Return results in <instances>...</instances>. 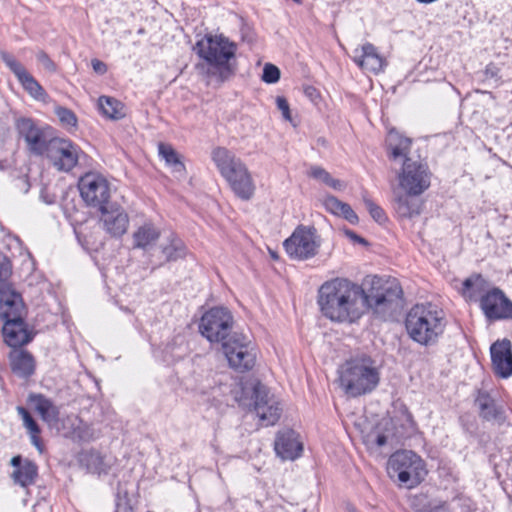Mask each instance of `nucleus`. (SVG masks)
<instances>
[{
  "label": "nucleus",
  "instance_id": "19",
  "mask_svg": "<svg viewBox=\"0 0 512 512\" xmlns=\"http://www.w3.org/2000/svg\"><path fill=\"white\" fill-rule=\"evenodd\" d=\"M492 368L501 378L512 375V344L510 340L503 339L494 342L490 347Z\"/></svg>",
  "mask_w": 512,
  "mask_h": 512
},
{
  "label": "nucleus",
  "instance_id": "36",
  "mask_svg": "<svg viewBox=\"0 0 512 512\" xmlns=\"http://www.w3.org/2000/svg\"><path fill=\"white\" fill-rule=\"evenodd\" d=\"M309 175L317 180H320L335 190H341L343 187L340 180L334 179L330 173L319 166L311 167Z\"/></svg>",
  "mask_w": 512,
  "mask_h": 512
},
{
  "label": "nucleus",
  "instance_id": "13",
  "mask_svg": "<svg viewBox=\"0 0 512 512\" xmlns=\"http://www.w3.org/2000/svg\"><path fill=\"white\" fill-rule=\"evenodd\" d=\"M430 178L426 164L406 159L399 174V184L409 195H421L429 188Z\"/></svg>",
  "mask_w": 512,
  "mask_h": 512
},
{
  "label": "nucleus",
  "instance_id": "4",
  "mask_svg": "<svg viewBox=\"0 0 512 512\" xmlns=\"http://www.w3.org/2000/svg\"><path fill=\"white\" fill-rule=\"evenodd\" d=\"M211 156L221 176L227 181L234 194L242 200H250L256 187L252 175L243 161L224 147L213 149Z\"/></svg>",
  "mask_w": 512,
  "mask_h": 512
},
{
  "label": "nucleus",
  "instance_id": "25",
  "mask_svg": "<svg viewBox=\"0 0 512 512\" xmlns=\"http://www.w3.org/2000/svg\"><path fill=\"white\" fill-rule=\"evenodd\" d=\"M409 506L413 512H451L446 501L424 493L411 496Z\"/></svg>",
  "mask_w": 512,
  "mask_h": 512
},
{
  "label": "nucleus",
  "instance_id": "3",
  "mask_svg": "<svg viewBox=\"0 0 512 512\" xmlns=\"http://www.w3.org/2000/svg\"><path fill=\"white\" fill-rule=\"evenodd\" d=\"M445 326L443 311L431 303L414 305L405 319L408 336L422 346L436 344Z\"/></svg>",
  "mask_w": 512,
  "mask_h": 512
},
{
  "label": "nucleus",
  "instance_id": "40",
  "mask_svg": "<svg viewBox=\"0 0 512 512\" xmlns=\"http://www.w3.org/2000/svg\"><path fill=\"white\" fill-rule=\"evenodd\" d=\"M280 79V70L277 66L266 63L263 68L262 81L267 84H274Z\"/></svg>",
  "mask_w": 512,
  "mask_h": 512
},
{
  "label": "nucleus",
  "instance_id": "21",
  "mask_svg": "<svg viewBox=\"0 0 512 512\" xmlns=\"http://www.w3.org/2000/svg\"><path fill=\"white\" fill-rule=\"evenodd\" d=\"M274 450L282 460H295L301 456L303 445L294 430L285 429L277 433Z\"/></svg>",
  "mask_w": 512,
  "mask_h": 512
},
{
  "label": "nucleus",
  "instance_id": "45",
  "mask_svg": "<svg viewBox=\"0 0 512 512\" xmlns=\"http://www.w3.org/2000/svg\"><path fill=\"white\" fill-rule=\"evenodd\" d=\"M116 512H128V492L120 487L116 493Z\"/></svg>",
  "mask_w": 512,
  "mask_h": 512
},
{
  "label": "nucleus",
  "instance_id": "23",
  "mask_svg": "<svg viewBox=\"0 0 512 512\" xmlns=\"http://www.w3.org/2000/svg\"><path fill=\"white\" fill-rule=\"evenodd\" d=\"M10 464L15 468L12 479L16 484L27 487L34 484L38 475L37 465L28 459H22L20 455L12 457Z\"/></svg>",
  "mask_w": 512,
  "mask_h": 512
},
{
  "label": "nucleus",
  "instance_id": "51",
  "mask_svg": "<svg viewBox=\"0 0 512 512\" xmlns=\"http://www.w3.org/2000/svg\"><path fill=\"white\" fill-rule=\"evenodd\" d=\"M346 235L351 239L353 240L354 242L356 243H361V244H365L366 241L364 238H362L361 236L357 235L355 232L351 231V230H346L345 231Z\"/></svg>",
  "mask_w": 512,
  "mask_h": 512
},
{
  "label": "nucleus",
  "instance_id": "11",
  "mask_svg": "<svg viewBox=\"0 0 512 512\" xmlns=\"http://www.w3.org/2000/svg\"><path fill=\"white\" fill-rule=\"evenodd\" d=\"M283 245L290 258L307 260L318 253L320 238L315 228L298 226Z\"/></svg>",
  "mask_w": 512,
  "mask_h": 512
},
{
  "label": "nucleus",
  "instance_id": "32",
  "mask_svg": "<svg viewBox=\"0 0 512 512\" xmlns=\"http://www.w3.org/2000/svg\"><path fill=\"white\" fill-rule=\"evenodd\" d=\"M101 112L108 118L117 120L125 116V106L119 100L109 96H101L98 100Z\"/></svg>",
  "mask_w": 512,
  "mask_h": 512
},
{
  "label": "nucleus",
  "instance_id": "54",
  "mask_svg": "<svg viewBox=\"0 0 512 512\" xmlns=\"http://www.w3.org/2000/svg\"><path fill=\"white\" fill-rule=\"evenodd\" d=\"M40 511L49 512V509H48V506L46 503H37L34 505L33 512H40Z\"/></svg>",
  "mask_w": 512,
  "mask_h": 512
},
{
  "label": "nucleus",
  "instance_id": "1",
  "mask_svg": "<svg viewBox=\"0 0 512 512\" xmlns=\"http://www.w3.org/2000/svg\"><path fill=\"white\" fill-rule=\"evenodd\" d=\"M403 291L396 279L374 277L369 292L345 277L325 281L318 289L317 304L327 319L338 323H354L368 308L385 314L402 301Z\"/></svg>",
  "mask_w": 512,
  "mask_h": 512
},
{
  "label": "nucleus",
  "instance_id": "16",
  "mask_svg": "<svg viewBox=\"0 0 512 512\" xmlns=\"http://www.w3.org/2000/svg\"><path fill=\"white\" fill-rule=\"evenodd\" d=\"M100 227L111 237L120 238L128 229V213L116 201L97 212Z\"/></svg>",
  "mask_w": 512,
  "mask_h": 512
},
{
  "label": "nucleus",
  "instance_id": "28",
  "mask_svg": "<svg viewBox=\"0 0 512 512\" xmlns=\"http://www.w3.org/2000/svg\"><path fill=\"white\" fill-rule=\"evenodd\" d=\"M30 403L33 404L35 410L39 413L45 422H55L59 417V409L54 403L42 394H31L29 396Z\"/></svg>",
  "mask_w": 512,
  "mask_h": 512
},
{
  "label": "nucleus",
  "instance_id": "48",
  "mask_svg": "<svg viewBox=\"0 0 512 512\" xmlns=\"http://www.w3.org/2000/svg\"><path fill=\"white\" fill-rule=\"evenodd\" d=\"M342 210L340 212L339 216H342L345 218L348 222L351 224H356L358 222V216L354 212V210L351 208V206L347 203L342 205Z\"/></svg>",
  "mask_w": 512,
  "mask_h": 512
},
{
  "label": "nucleus",
  "instance_id": "49",
  "mask_svg": "<svg viewBox=\"0 0 512 512\" xmlns=\"http://www.w3.org/2000/svg\"><path fill=\"white\" fill-rule=\"evenodd\" d=\"M92 68L95 73L103 75L107 71V65L99 59H93L91 61Z\"/></svg>",
  "mask_w": 512,
  "mask_h": 512
},
{
  "label": "nucleus",
  "instance_id": "26",
  "mask_svg": "<svg viewBox=\"0 0 512 512\" xmlns=\"http://www.w3.org/2000/svg\"><path fill=\"white\" fill-rule=\"evenodd\" d=\"M386 142L390 159L398 160L399 158H404V161L408 159L407 154L410 152L412 144L410 138L403 137L396 130L392 129L388 133Z\"/></svg>",
  "mask_w": 512,
  "mask_h": 512
},
{
  "label": "nucleus",
  "instance_id": "39",
  "mask_svg": "<svg viewBox=\"0 0 512 512\" xmlns=\"http://www.w3.org/2000/svg\"><path fill=\"white\" fill-rule=\"evenodd\" d=\"M17 413L23 420L24 427L28 430L29 433L40 434V428L37 422L33 419L29 411L23 406H18Z\"/></svg>",
  "mask_w": 512,
  "mask_h": 512
},
{
  "label": "nucleus",
  "instance_id": "22",
  "mask_svg": "<svg viewBox=\"0 0 512 512\" xmlns=\"http://www.w3.org/2000/svg\"><path fill=\"white\" fill-rule=\"evenodd\" d=\"M354 53V62L363 70L378 74L386 66L385 59L371 43H365L360 49H355Z\"/></svg>",
  "mask_w": 512,
  "mask_h": 512
},
{
  "label": "nucleus",
  "instance_id": "55",
  "mask_svg": "<svg viewBox=\"0 0 512 512\" xmlns=\"http://www.w3.org/2000/svg\"><path fill=\"white\" fill-rule=\"evenodd\" d=\"M22 182L26 185L25 192H28L29 184L27 183L26 179H22Z\"/></svg>",
  "mask_w": 512,
  "mask_h": 512
},
{
  "label": "nucleus",
  "instance_id": "30",
  "mask_svg": "<svg viewBox=\"0 0 512 512\" xmlns=\"http://www.w3.org/2000/svg\"><path fill=\"white\" fill-rule=\"evenodd\" d=\"M160 232L151 223H145L133 234L134 248L149 250L158 240Z\"/></svg>",
  "mask_w": 512,
  "mask_h": 512
},
{
  "label": "nucleus",
  "instance_id": "2",
  "mask_svg": "<svg viewBox=\"0 0 512 512\" xmlns=\"http://www.w3.org/2000/svg\"><path fill=\"white\" fill-rule=\"evenodd\" d=\"M207 65L198 64L197 69L208 78L222 84L233 74L234 69L229 61L235 57L236 44L223 36H205L196 43L194 48Z\"/></svg>",
  "mask_w": 512,
  "mask_h": 512
},
{
  "label": "nucleus",
  "instance_id": "31",
  "mask_svg": "<svg viewBox=\"0 0 512 512\" xmlns=\"http://www.w3.org/2000/svg\"><path fill=\"white\" fill-rule=\"evenodd\" d=\"M476 405L480 410L481 417L485 420H497L500 417L501 411L488 393L479 392L476 398Z\"/></svg>",
  "mask_w": 512,
  "mask_h": 512
},
{
  "label": "nucleus",
  "instance_id": "5",
  "mask_svg": "<svg viewBox=\"0 0 512 512\" xmlns=\"http://www.w3.org/2000/svg\"><path fill=\"white\" fill-rule=\"evenodd\" d=\"M379 381L380 373L369 356L351 359L339 371V385L351 397L372 392Z\"/></svg>",
  "mask_w": 512,
  "mask_h": 512
},
{
  "label": "nucleus",
  "instance_id": "57",
  "mask_svg": "<svg viewBox=\"0 0 512 512\" xmlns=\"http://www.w3.org/2000/svg\"><path fill=\"white\" fill-rule=\"evenodd\" d=\"M271 256H272L273 258H277V255H276L275 253H273V252L271 253Z\"/></svg>",
  "mask_w": 512,
  "mask_h": 512
},
{
  "label": "nucleus",
  "instance_id": "43",
  "mask_svg": "<svg viewBox=\"0 0 512 512\" xmlns=\"http://www.w3.org/2000/svg\"><path fill=\"white\" fill-rule=\"evenodd\" d=\"M325 208L330 213L339 216L340 212L342 210V205L345 204V202L340 201L338 198L334 196H328L324 199L323 202Z\"/></svg>",
  "mask_w": 512,
  "mask_h": 512
},
{
  "label": "nucleus",
  "instance_id": "12",
  "mask_svg": "<svg viewBox=\"0 0 512 512\" xmlns=\"http://www.w3.org/2000/svg\"><path fill=\"white\" fill-rule=\"evenodd\" d=\"M81 153V148L70 139L55 137L44 158L58 171L69 172L78 164Z\"/></svg>",
  "mask_w": 512,
  "mask_h": 512
},
{
  "label": "nucleus",
  "instance_id": "38",
  "mask_svg": "<svg viewBox=\"0 0 512 512\" xmlns=\"http://www.w3.org/2000/svg\"><path fill=\"white\" fill-rule=\"evenodd\" d=\"M362 199L369 214L376 222L382 224L387 220L384 210L369 198L366 192L363 193Z\"/></svg>",
  "mask_w": 512,
  "mask_h": 512
},
{
  "label": "nucleus",
  "instance_id": "52",
  "mask_svg": "<svg viewBox=\"0 0 512 512\" xmlns=\"http://www.w3.org/2000/svg\"><path fill=\"white\" fill-rule=\"evenodd\" d=\"M32 444L39 450L42 451V445L39 438V434L29 433Z\"/></svg>",
  "mask_w": 512,
  "mask_h": 512
},
{
  "label": "nucleus",
  "instance_id": "34",
  "mask_svg": "<svg viewBox=\"0 0 512 512\" xmlns=\"http://www.w3.org/2000/svg\"><path fill=\"white\" fill-rule=\"evenodd\" d=\"M216 386L204 385L200 384L199 390L203 395H211L212 396V405H220L225 401L226 395L231 392L230 386L223 383L222 379H218L214 381Z\"/></svg>",
  "mask_w": 512,
  "mask_h": 512
},
{
  "label": "nucleus",
  "instance_id": "50",
  "mask_svg": "<svg viewBox=\"0 0 512 512\" xmlns=\"http://www.w3.org/2000/svg\"><path fill=\"white\" fill-rule=\"evenodd\" d=\"M498 71L499 70L495 65L489 64L485 68V75L487 78H494L498 75Z\"/></svg>",
  "mask_w": 512,
  "mask_h": 512
},
{
  "label": "nucleus",
  "instance_id": "41",
  "mask_svg": "<svg viewBox=\"0 0 512 512\" xmlns=\"http://www.w3.org/2000/svg\"><path fill=\"white\" fill-rule=\"evenodd\" d=\"M88 469L95 473H101L103 470V458L97 452H90L85 456Z\"/></svg>",
  "mask_w": 512,
  "mask_h": 512
},
{
  "label": "nucleus",
  "instance_id": "15",
  "mask_svg": "<svg viewBox=\"0 0 512 512\" xmlns=\"http://www.w3.org/2000/svg\"><path fill=\"white\" fill-rule=\"evenodd\" d=\"M480 308L489 321L512 319V301L499 288H493L479 298Z\"/></svg>",
  "mask_w": 512,
  "mask_h": 512
},
{
  "label": "nucleus",
  "instance_id": "33",
  "mask_svg": "<svg viewBox=\"0 0 512 512\" xmlns=\"http://www.w3.org/2000/svg\"><path fill=\"white\" fill-rule=\"evenodd\" d=\"M486 281L481 275H473L464 280L461 293L469 301L477 300L485 289Z\"/></svg>",
  "mask_w": 512,
  "mask_h": 512
},
{
  "label": "nucleus",
  "instance_id": "10",
  "mask_svg": "<svg viewBox=\"0 0 512 512\" xmlns=\"http://www.w3.org/2000/svg\"><path fill=\"white\" fill-rule=\"evenodd\" d=\"M233 317L223 307H215L207 311L201 318L199 329L201 334L210 342L223 345L234 332H232Z\"/></svg>",
  "mask_w": 512,
  "mask_h": 512
},
{
  "label": "nucleus",
  "instance_id": "44",
  "mask_svg": "<svg viewBox=\"0 0 512 512\" xmlns=\"http://www.w3.org/2000/svg\"><path fill=\"white\" fill-rule=\"evenodd\" d=\"M12 272V267L8 257L0 252V282H7Z\"/></svg>",
  "mask_w": 512,
  "mask_h": 512
},
{
  "label": "nucleus",
  "instance_id": "46",
  "mask_svg": "<svg viewBox=\"0 0 512 512\" xmlns=\"http://www.w3.org/2000/svg\"><path fill=\"white\" fill-rule=\"evenodd\" d=\"M37 60L44 66V68L50 72L56 71L55 63L50 59V57L44 52L40 51L36 55Z\"/></svg>",
  "mask_w": 512,
  "mask_h": 512
},
{
  "label": "nucleus",
  "instance_id": "42",
  "mask_svg": "<svg viewBox=\"0 0 512 512\" xmlns=\"http://www.w3.org/2000/svg\"><path fill=\"white\" fill-rule=\"evenodd\" d=\"M365 442L367 445H370L372 447L381 448L387 444L388 436L383 433L371 431L366 435Z\"/></svg>",
  "mask_w": 512,
  "mask_h": 512
},
{
  "label": "nucleus",
  "instance_id": "29",
  "mask_svg": "<svg viewBox=\"0 0 512 512\" xmlns=\"http://www.w3.org/2000/svg\"><path fill=\"white\" fill-rule=\"evenodd\" d=\"M158 153L174 174H177L178 177L185 176V165L181 160L180 154L172 147V145L162 142L159 143Z\"/></svg>",
  "mask_w": 512,
  "mask_h": 512
},
{
  "label": "nucleus",
  "instance_id": "56",
  "mask_svg": "<svg viewBox=\"0 0 512 512\" xmlns=\"http://www.w3.org/2000/svg\"><path fill=\"white\" fill-rule=\"evenodd\" d=\"M349 511L350 512H358L355 508H350Z\"/></svg>",
  "mask_w": 512,
  "mask_h": 512
},
{
  "label": "nucleus",
  "instance_id": "47",
  "mask_svg": "<svg viewBox=\"0 0 512 512\" xmlns=\"http://www.w3.org/2000/svg\"><path fill=\"white\" fill-rule=\"evenodd\" d=\"M276 105L277 108L282 112V116L285 120L290 121L291 120V114H290V108L289 104L285 97L278 96L276 98Z\"/></svg>",
  "mask_w": 512,
  "mask_h": 512
},
{
  "label": "nucleus",
  "instance_id": "14",
  "mask_svg": "<svg viewBox=\"0 0 512 512\" xmlns=\"http://www.w3.org/2000/svg\"><path fill=\"white\" fill-rule=\"evenodd\" d=\"M252 398L253 410L263 425L272 426L276 424L280 419L282 407L269 389L259 382L256 383L253 387Z\"/></svg>",
  "mask_w": 512,
  "mask_h": 512
},
{
  "label": "nucleus",
  "instance_id": "17",
  "mask_svg": "<svg viewBox=\"0 0 512 512\" xmlns=\"http://www.w3.org/2000/svg\"><path fill=\"white\" fill-rule=\"evenodd\" d=\"M0 57L5 65L15 75L23 89L34 99L45 101L47 93L40 83L26 70V68L8 52L1 51Z\"/></svg>",
  "mask_w": 512,
  "mask_h": 512
},
{
  "label": "nucleus",
  "instance_id": "58",
  "mask_svg": "<svg viewBox=\"0 0 512 512\" xmlns=\"http://www.w3.org/2000/svg\"><path fill=\"white\" fill-rule=\"evenodd\" d=\"M293 1L296 2V3H300L301 2V0H293Z\"/></svg>",
  "mask_w": 512,
  "mask_h": 512
},
{
  "label": "nucleus",
  "instance_id": "24",
  "mask_svg": "<svg viewBox=\"0 0 512 512\" xmlns=\"http://www.w3.org/2000/svg\"><path fill=\"white\" fill-rule=\"evenodd\" d=\"M12 372L21 378L30 377L35 371V360L26 350L14 349L9 354Z\"/></svg>",
  "mask_w": 512,
  "mask_h": 512
},
{
  "label": "nucleus",
  "instance_id": "35",
  "mask_svg": "<svg viewBox=\"0 0 512 512\" xmlns=\"http://www.w3.org/2000/svg\"><path fill=\"white\" fill-rule=\"evenodd\" d=\"M162 253L167 261H175L184 257L185 247L180 239L173 237L170 240V243L163 247Z\"/></svg>",
  "mask_w": 512,
  "mask_h": 512
},
{
  "label": "nucleus",
  "instance_id": "18",
  "mask_svg": "<svg viewBox=\"0 0 512 512\" xmlns=\"http://www.w3.org/2000/svg\"><path fill=\"white\" fill-rule=\"evenodd\" d=\"M27 309L22 295L7 282H0V320L26 317Z\"/></svg>",
  "mask_w": 512,
  "mask_h": 512
},
{
  "label": "nucleus",
  "instance_id": "6",
  "mask_svg": "<svg viewBox=\"0 0 512 512\" xmlns=\"http://www.w3.org/2000/svg\"><path fill=\"white\" fill-rule=\"evenodd\" d=\"M389 477L408 489L418 486L427 475L424 460L411 450L393 453L387 462Z\"/></svg>",
  "mask_w": 512,
  "mask_h": 512
},
{
  "label": "nucleus",
  "instance_id": "27",
  "mask_svg": "<svg viewBox=\"0 0 512 512\" xmlns=\"http://www.w3.org/2000/svg\"><path fill=\"white\" fill-rule=\"evenodd\" d=\"M413 195L404 194L395 199L394 209L400 218L412 219L420 215L423 202L420 199L413 198Z\"/></svg>",
  "mask_w": 512,
  "mask_h": 512
},
{
  "label": "nucleus",
  "instance_id": "9",
  "mask_svg": "<svg viewBox=\"0 0 512 512\" xmlns=\"http://www.w3.org/2000/svg\"><path fill=\"white\" fill-rule=\"evenodd\" d=\"M222 349L231 368L246 372L255 366L257 348L244 334L234 332L223 342Z\"/></svg>",
  "mask_w": 512,
  "mask_h": 512
},
{
  "label": "nucleus",
  "instance_id": "53",
  "mask_svg": "<svg viewBox=\"0 0 512 512\" xmlns=\"http://www.w3.org/2000/svg\"><path fill=\"white\" fill-rule=\"evenodd\" d=\"M305 94L311 100H314L318 96L317 90L314 87H312V86H308V87L305 88Z\"/></svg>",
  "mask_w": 512,
  "mask_h": 512
},
{
  "label": "nucleus",
  "instance_id": "8",
  "mask_svg": "<svg viewBox=\"0 0 512 512\" xmlns=\"http://www.w3.org/2000/svg\"><path fill=\"white\" fill-rule=\"evenodd\" d=\"M15 129L19 138L24 140L29 154L45 157L50 143L55 138L49 126H40L29 117H18L15 119Z\"/></svg>",
  "mask_w": 512,
  "mask_h": 512
},
{
  "label": "nucleus",
  "instance_id": "7",
  "mask_svg": "<svg viewBox=\"0 0 512 512\" xmlns=\"http://www.w3.org/2000/svg\"><path fill=\"white\" fill-rule=\"evenodd\" d=\"M78 189L85 205L96 212L114 202L110 182L99 173L88 172L81 176Z\"/></svg>",
  "mask_w": 512,
  "mask_h": 512
},
{
  "label": "nucleus",
  "instance_id": "20",
  "mask_svg": "<svg viewBox=\"0 0 512 512\" xmlns=\"http://www.w3.org/2000/svg\"><path fill=\"white\" fill-rule=\"evenodd\" d=\"M2 335L5 343L13 348L28 344L33 339L25 322V317H16L3 322Z\"/></svg>",
  "mask_w": 512,
  "mask_h": 512
},
{
  "label": "nucleus",
  "instance_id": "37",
  "mask_svg": "<svg viewBox=\"0 0 512 512\" xmlns=\"http://www.w3.org/2000/svg\"><path fill=\"white\" fill-rule=\"evenodd\" d=\"M55 114L57 115L60 123L67 130L71 131L77 127V117L75 113L66 107H56Z\"/></svg>",
  "mask_w": 512,
  "mask_h": 512
}]
</instances>
